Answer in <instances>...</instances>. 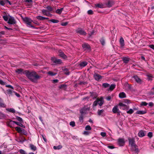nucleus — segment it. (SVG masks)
<instances>
[{"label": "nucleus", "instance_id": "23", "mask_svg": "<svg viewBox=\"0 0 154 154\" xmlns=\"http://www.w3.org/2000/svg\"><path fill=\"white\" fill-rule=\"evenodd\" d=\"M139 137H142L145 135L144 131L142 130L140 131L138 134Z\"/></svg>", "mask_w": 154, "mask_h": 154}, {"label": "nucleus", "instance_id": "31", "mask_svg": "<svg viewBox=\"0 0 154 154\" xmlns=\"http://www.w3.org/2000/svg\"><path fill=\"white\" fill-rule=\"evenodd\" d=\"M6 105L3 103L2 100L0 98V107H4Z\"/></svg>", "mask_w": 154, "mask_h": 154}, {"label": "nucleus", "instance_id": "43", "mask_svg": "<svg viewBox=\"0 0 154 154\" xmlns=\"http://www.w3.org/2000/svg\"><path fill=\"white\" fill-rule=\"evenodd\" d=\"M47 73L50 75H51V76H54V75H55L56 74V73H54L53 72H51V71H49V72H48Z\"/></svg>", "mask_w": 154, "mask_h": 154}, {"label": "nucleus", "instance_id": "1", "mask_svg": "<svg viewBox=\"0 0 154 154\" xmlns=\"http://www.w3.org/2000/svg\"><path fill=\"white\" fill-rule=\"evenodd\" d=\"M26 72V73H25L26 75L29 80L32 82H37V80L40 78V76L34 71L31 72L27 70Z\"/></svg>", "mask_w": 154, "mask_h": 154}, {"label": "nucleus", "instance_id": "19", "mask_svg": "<svg viewBox=\"0 0 154 154\" xmlns=\"http://www.w3.org/2000/svg\"><path fill=\"white\" fill-rule=\"evenodd\" d=\"M97 100L98 102V104L100 106H101L103 103V101L102 98H101L100 99H97Z\"/></svg>", "mask_w": 154, "mask_h": 154}, {"label": "nucleus", "instance_id": "34", "mask_svg": "<svg viewBox=\"0 0 154 154\" xmlns=\"http://www.w3.org/2000/svg\"><path fill=\"white\" fill-rule=\"evenodd\" d=\"M146 113V112L144 111L138 110L136 112V113L138 114H143Z\"/></svg>", "mask_w": 154, "mask_h": 154}, {"label": "nucleus", "instance_id": "6", "mask_svg": "<svg viewBox=\"0 0 154 154\" xmlns=\"http://www.w3.org/2000/svg\"><path fill=\"white\" fill-rule=\"evenodd\" d=\"M51 60L55 64H60L62 63L61 60L57 59L55 57H52Z\"/></svg>", "mask_w": 154, "mask_h": 154}, {"label": "nucleus", "instance_id": "16", "mask_svg": "<svg viewBox=\"0 0 154 154\" xmlns=\"http://www.w3.org/2000/svg\"><path fill=\"white\" fill-rule=\"evenodd\" d=\"M119 43L120 44V46L121 48L123 47L125 45L124 39L122 37H121L119 40Z\"/></svg>", "mask_w": 154, "mask_h": 154}, {"label": "nucleus", "instance_id": "28", "mask_svg": "<svg viewBox=\"0 0 154 154\" xmlns=\"http://www.w3.org/2000/svg\"><path fill=\"white\" fill-rule=\"evenodd\" d=\"M15 129L18 133H21L23 129L19 127H17L15 128Z\"/></svg>", "mask_w": 154, "mask_h": 154}, {"label": "nucleus", "instance_id": "21", "mask_svg": "<svg viewBox=\"0 0 154 154\" xmlns=\"http://www.w3.org/2000/svg\"><path fill=\"white\" fill-rule=\"evenodd\" d=\"M12 122L15 124H16L17 125H18V126H19L20 127H23V128H25V126L24 125H23L21 122H16L14 121H13Z\"/></svg>", "mask_w": 154, "mask_h": 154}, {"label": "nucleus", "instance_id": "53", "mask_svg": "<svg viewBox=\"0 0 154 154\" xmlns=\"http://www.w3.org/2000/svg\"><path fill=\"white\" fill-rule=\"evenodd\" d=\"M87 13L89 14H93V12L92 10H90L88 11Z\"/></svg>", "mask_w": 154, "mask_h": 154}, {"label": "nucleus", "instance_id": "29", "mask_svg": "<svg viewBox=\"0 0 154 154\" xmlns=\"http://www.w3.org/2000/svg\"><path fill=\"white\" fill-rule=\"evenodd\" d=\"M63 9V8H62L60 9H58L56 11V12L58 14H60Z\"/></svg>", "mask_w": 154, "mask_h": 154}, {"label": "nucleus", "instance_id": "59", "mask_svg": "<svg viewBox=\"0 0 154 154\" xmlns=\"http://www.w3.org/2000/svg\"><path fill=\"white\" fill-rule=\"evenodd\" d=\"M141 104L142 105L146 106L147 105L148 103L146 102H142Z\"/></svg>", "mask_w": 154, "mask_h": 154}, {"label": "nucleus", "instance_id": "2", "mask_svg": "<svg viewBox=\"0 0 154 154\" xmlns=\"http://www.w3.org/2000/svg\"><path fill=\"white\" fill-rule=\"evenodd\" d=\"M3 18L5 21H8L9 24H14L16 23V21L14 18L10 16L9 14H6L3 16Z\"/></svg>", "mask_w": 154, "mask_h": 154}, {"label": "nucleus", "instance_id": "55", "mask_svg": "<svg viewBox=\"0 0 154 154\" xmlns=\"http://www.w3.org/2000/svg\"><path fill=\"white\" fill-rule=\"evenodd\" d=\"M101 135L103 137H105L106 136V134L104 132H101L100 133Z\"/></svg>", "mask_w": 154, "mask_h": 154}, {"label": "nucleus", "instance_id": "15", "mask_svg": "<svg viewBox=\"0 0 154 154\" xmlns=\"http://www.w3.org/2000/svg\"><path fill=\"white\" fill-rule=\"evenodd\" d=\"M94 79L97 81H98L101 79V76L98 74L96 73L94 74Z\"/></svg>", "mask_w": 154, "mask_h": 154}, {"label": "nucleus", "instance_id": "4", "mask_svg": "<svg viewBox=\"0 0 154 154\" xmlns=\"http://www.w3.org/2000/svg\"><path fill=\"white\" fill-rule=\"evenodd\" d=\"M119 105L120 106V109L124 110H127L129 108L128 106L125 105L123 103L120 102L119 104Z\"/></svg>", "mask_w": 154, "mask_h": 154}, {"label": "nucleus", "instance_id": "8", "mask_svg": "<svg viewBox=\"0 0 154 154\" xmlns=\"http://www.w3.org/2000/svg\"><path fill=\"white\" fill-rule=\"evenodd\" d=\"M131 149L132 151H134L135 152L138 153L139 152L138 146L136 145H132L131 146Z\"/></svg>", "mask_w": 154, "mask_h": 154}, {"label": "nucleus", "instance_id": "25", "mask_svg": "<svg viewBox=\"0 0 154 154\" xmlns=\"http://www.w3.org/2000/svg\"><path fill=\"white\" fill-rule=\"evenodd\" d=\"M119 96L121 98H125L126 97V94L124 92H122L119 94Z\"/></svg>", "mask_w": 154, "mask_h": 154}, {"label": "nucleus", "instance_id": "26", "mask_svg": "<svg viewBox=\"0 0 154 154\" xmlns=\"http://www.w3.org/2000/svg\"><path fill=\"white\" fill-rule=\"evenodd\" d=\"M31 149L33 151H35L36 150V146L32 144H30L29 145Z\"/></svg>", "mask_w": 154, "mask_h": 154}, {"label": "nucleus", "instance_id": "7", "mask_svg": "<svg viewBox=\"0 0 154 154\" xmlns=\"http://www.w3.org/2000/svg\"><path fill=\"white\" fill-rule=\"evenodd\" d=\"M76 32L77 33H79L81 35H85L86 34V33L84 30L82 29L81 28H79L78 29L76 30Z\"/></svg>", "mask_w": 154, "mask_h": 154}, {"label": "nucleus", "instance_id": "62", "mask_svg": "<svg viewBox=\"0 0 154 154\" xmlns=\"http://www.w3.org/2000/svg\"><path fill=\"white\" fill-rule=\"evenodd\" d=\"M149 47L154 50V45H149Z\"/></svg>", "mask_w": 154, "mask_h": 154}, {"label": "nucleus", "instance_id": "60", "mask_svg": "<svg viewBox=\"0 0 154 154\" xmlns=\"http://www.w3.org/2000/svg\"><path fill=\"white\" fill-rule=\"evenodd\" d=\"M107 147L110 149H113L115 148V147L112 146H108Z\"/></svg>", "mask_w": 154, "mask_h": 154}, {"label": "nucleus", "instance_id": "20", "mask_svg": "<svg viewBox=\"0 0 154 154\" xmlns=\"http://www.w3.org/2000/svg\"><path fill=\"white\" fill-rule=\"evenodd\" d=\"M114 2L112 1H109L106 4L107 6L109 8L111 7L113 5Z\"/></svg>", "mask_w": 154, "mask_h": 154}, {"label": "nucleus", "instance_id": "54", "mask_svg": "<svg viewBox=\"0 0 154 154\" xmlns=\"http://www.w3.org/2000/svg\"><path fill=\"white\" fill-rule=\"evenodd\" d=\"M21 133H22L24 135H26L27 134V132L24 129H23Z\"/></svg>", "mask_w": 154, "mask_h": 154}, {"label": "nucleus", "instance_id": "50", "mask_svg": "<svg viewBox=\"0 0 154 154\" xmlns=\"http://www.w3.org/2000/svg\"><path fill=\"white\" fill-rule=\"evenodd\" d=\"M123 102L127 103V104H129L131 103L130 100L127 99L125 100Z\"/></svg>", "mask_w": 154, "mask_h": 154}, {"label": "nucleus", "instance_id": "61", "mask_svg": "<svg viewBox=\"0 0 154 154\" xmlns=\"http://www.w3.org/2000/svg\"><path fill=\"white\" fill-rule=\"evenodd\" d=\"M111 98V96H108L106 97V99L108 101L110 100Z\"/></svg>", "mask_w": 154, "mask_h": 154}, {"label": "nucleus", "instance_id": "44", "mask_svg": "<svg viewBox=\"0 0 154 154\" xmlns=\"http://www.w3.org/2000/svg\"><path fill=\"white\" fill-rule=\"evenodd\" d=\"M47 8L48 9V10L49 11H53V8L52 7L50 6H48L46 8Z\"/></svg>", "mask_w": 154, "mask_h": 154}, {"label": "nucleus", "instance_id": "48", "mask_svg": "<svg viewBox=\"0 0 154 154\" xmlns=\"http://www.w3.org/2000/svg\"><path fill=\"white\" fill-rule=\"evenodd\" d=\"M19 152L21 154H26L25 151L22 149H20Z\"/></svg>", "mask_w": 154, "mask_h": 154}, {"label": "nucleus", "instance_id": "52", "mask_svg": "<svg viewBox=\"0 0 154 154\" xmlns=\"http://www.w3.org/2000/svg\"><path fill=\"white\" fill-rule=\"evenodd\" d=\"M68 24V23L67 22H63L61 23V25L63 26H65L67 25Z\"/></svg>", "mask_w": 154, "mask_h": 154}, {"label": "nucleus", "instance_id": "32", "mask_svg": "<svg viewBox=\"0 0 154 154\" xmlns=\"http://www.w3.org/2000/svg\"><path fill=\"white\" fill-rule=\"evenodd\" d=\"M6 110L13 113H15L16 111L14 109L12 108L6 109Z\"/></svg>", "mask_w": 154, "mask_h": 154}, {"label": "nucleus", "instance_id": "36", "mask_svg": "<svg viewBox=\"0 0 154 154\" xmlns=\"http://www.w3.org/2000/svg\"><path fill=\"white\" fill-rule=\"evenodd\" d=\"M6 117V115L2 112H0V119H2Z\"/></svg>", "mask_w": 154, "mask_h": 154}, {"label": "nucleus", "instance_id": "64", "mask_svg": "<svg viewBox=\"0 0 154 154\" xmlns=\"http://www.w3.org/2000/svg\"><path fill=\"white\" fill-rule=\"evenodd\" d=\"M79 84L80 85H85L86 84V82H80Z\"/></svg>", "mask_w": 154, "mask_h": 154}, {"label": "nucleus", "instance_id": "30", "mask_svg": "<svg viewBox=\"0 0 154 154\" xmlns=\"http://www.w3.org/2000/svg\"><path fill=\"white\" fill-rule=\"evenodd\" d=\"M122 60L125 63H127L129 61V59L128 57H124Z\"/></svg>", "mask_w": 154, "mask_h": 154}, {"label": "nucleus", "instance_id": "58", "mask_svg": "<svg viewBox=\"0 0 154 154\" xmlns=\"http://www.w3.org/2000/svg\"><path fill=\"white\" fill-rule=\"evenodd\" d=\"M98 102H97V100H96L94 102V103H93V106H96L97 104H98Z\"/></svg>", "mask_w": 154, "mask_h": 154}, {"label": "nucleus", "instance_id": "22", "mask_svg": "<svg viewBox=\"0 0 154 154\" xmlns=\"http://www.w3.org/2000/svg\"><path fill=\"white\" fill-rule=\"evenodd\" d=\"M88 64V63L86 61H82L79 64V66L82 67H84L86 66Z\"/></svg>", "mask_w": 154, "mask_h": 154}, {"label": "nucleus", "instance_id": "24", "mask_svg": "<svg viewBox=\"0 0 154 154\" xmlns=\"http://www.w3.org/2000/svg\"><path fill=\"white\" fill-rule=\"evenodd\" d=\"M104 110L103 109L98 110V111H97L98 115L99 116H103L104 115L103 114V112H104Z\"/></svg>", "mask_w": 154, "mask_h": 154}, {"label": "nucleus", "instance_id": "35", "mask_svg": "<svg viewBox=\"0 0 154 154\" xmlns=\"http://www.w3.org/2000/svg\"><path fill=\"white\" fill-rule=\"evenodd\" d=\"M62 148V146L60 145H58L57 146H54L53 147V148L54 149H59Z\"/></svg>", "mask_w": 154, "mask_h": 154}, {"label": "nucleus", "instance_id": "46", "mask_svg": "<svg viewBox=\"0 0 154 154\" xmlns=\"http://www.w3.org/2000/svg\"><path fill=\"white\" fill-rule=\"evenodd\" d=\"M17 119L20 122L22 123L23 122L22 119L20 117L17 116Z\"/></svg>", "mask_w": 154, "mask_h": 154}, {"label": "nucleus", "instance_id": "51", "mask_svg": "<svg viewBox=\"0 0 154 154\" xmlns=\"http://www.w3.org/2000/svg\"><path fill=\"white\" fill-rule=\"evenodd\" d=\"M83 118L82 116H80V117H79V120L81 122H83Z\"/></svg>", "mask_w": 154, "mask_h": 154}, {"label": "nucleus", "instance_id": "13", "mask_svg": "<svg viewBox=\"0 0 154 154\" xmlns=\"http://www.w3.org/2000/svg\"><path fill=\"white\" fill-rule=\"evenodd\" d=\"M82 47L85 50L87 49L90 50V45L87 43H85L82 45Z\"/></svg>", "mask_w": 154, "mask_h": 154}, {"label": "nucleus", "instance_id": "57", "mask_svg": "<svg viewBox=\"0 0 154 154\" xmlns=\"http://www.w3.org/2000/svg\"><path fill=\"white\" fill-rule=\"evenodd\" d=\"M0 84L2 85H4L5 84V83L0 79Z\"/></svg>", "mask_w": 154, "mask_h": 154}, {"label": "nucleus", "instance_id": "12", "mask_svg": "<svg viewBox=\"0 0 154 154\" xmlns=\"http://www.w3.org/2000/svg\"><path fill=\"white\" fill-rule=\"evenodd\" d=\"M89 108L88 107L85 108V107H84L80 110V112L82 115L85 114L86 113V111L89 110Z\"/></svg>", "mask_w": 154, "mask_h": 154}, {"label": "nucleus", "instance_id": "45", "mask_svg": "<svg viewBox=\"0 0 154 154\" xmlns=\"http://www.w3.org/2000/svg\"><path fill=\"white\" fill-rule=\"evenodd\" d=\"M102 85L104 88L108 87L109 86V84L106 83H104Z\"/></svg>", "mask_w": 154, "mask_h": 154}, {"label": "nucleus", "instance_id": "40", "mask_svg": "<svg viewBox=\"0 0 154 154\" xmlns=\"http://www.w3.org/2000/svg\"><path fill=\"white\" fill-rule=\"evenodd\" d=\"M36 18L38 20H43L44 17L38 16L36 17Z\"/></svg>", "mask_w": 154, "mask_h": 154}, {"label": "nucleus", "instance_id": "14", "mask_svg": "<svg viewBox=\"0 0 154 154\" xmlns=\"http://www.w3.org/2000/svg\"><path fill=\"white\" fill-rule=\"evenodd\" d=\"M59 55L61 57L64 59H66L67 58V56L64 54L63 52L60 50L59 51Z\"/></svg>", "mask_w": 154, "mask_h": 154}, {"label": "nucleus", "instance_id": "5", "mask_svg": "<svg viewBox=\"0 0 154 154\" xmlns=\"http://www.w3.org/2000/svg\"><path fill=\"white\" fill-rule=\"evenodd\" d=\"M27 70H24L22 69H16L15 72L18 74H20L21 75L25 74L26 75L25 73H26Z\"/></svg>", "mask_w": 154, "mask_h": 154}, {"label": "nucleus", "instance_id": "63", "mask_svg": "<svg viewBox=\"0 0 154 154\" xmlns=\"http://www.w3.org/2000/svg\"><path fill=\"white\" fill-rule=\"evenodd\" d=\"M42 138H43V140H44L45 142H46V141H47L46 139L45 138V136H44V135H42Z\"/></svg>", "mask_w": 154, "mask_h": 154}, {"label": "nucleus", "instance_id": "47", "mask_svg": "<svg viewBox=\"0 0 154 154\" xmlns=\"http://www.w3.org/2000/svg\"><path fill=\"white\" fill-rule=\"evenodd\" d=\"M50 21L52 23H57L59 21L58 20L55 19H51Z\"/></svg>", "mask_w": 154, "mask_h": 154}, {"label": "nucleus", "instance_id": "42", "mask_svg": "<svg viewBox=\"0 0 154 154\" xmlns=\"http://www.w3.org/2000/svg\"><path fill=\"white\" fill-rule=\"evenodd\" d=\"M134 112V111L133 109H131L127 112V113L128 114H131Z\"/></svg>", "mask_w": 154, "mask_h": 154}, {"label": "nucleus", "instance_id": "49", "mask_svg": "<svg viewBox=\"0 0 154 154\" xmlns=\"http://www.w3.org/2000/svg\"><path fill=\"white\" fill-rule=\"evenodd\" d=\"M69 125L72 127H74L75 126V123L74 122H70Z\"/></svg>", "mask_w": 154, "mask_h": 154}, {"label": "nucleus", "instance_id": "9", "mask_svg": "<svg viewBox=\"0 0 154 154\" xmlns=\"http://www.w3.org/2000/svg\"><path fill=\"white\" fill-rule=\"evenodd\" d=\"M118 143L120 146H124L125 143L124 139L123 138H119L118 139Z\"/></svg>", "mask_w": 154, "mask_h": 154}, {"label": "nucleus", "instance_id": "17", "mask_svg": "<svg viewBox=\"0 0 154 154\" xmlns=\"http://www.w3.org/2000/svg\"><path fill=\"white\" fill-rule=\"evenodd\" d=\"M128 140L129 141V144L131 146H132V145L136 144L135 143V141L134 139L129 138Z\"/></svg>", "mask_w": 154, "mask_h": 154}, {"label": "nucleus", "instance_id": "56", "mask_svg": "<svg viewBox=\"0 0 154 154\" xmlns=\"http://www.w3.org/2000/svg\"><path fill=\"white\" fill-rule=\"evenodd\" d=\"M148 136L150 138H151L152 136V133L151 132H149L148 134Z\"/></svg>", "mask_w": 154, "mask_h": 154}, {"label": "nucleus", "instance_id": "33", "mask_svg": "<svg viewBox=\"0 0 154 154\" xmlns=\"http://www.w3.org/2000/svg\"><path fill=\"white\" fill-rule=\"evenodd\" d=\"M64 73L66 75H69V72L68 71V70L66 69L65 68L63 69Z\"/></svg>", "mask_w": 154, "mask_h": 154}, {"label": "nucleus", "instance_id": "11", "mask_svg": "<svg viewBox=\"0 0 154 154\" xmlns=\"http://www.w3.org/2000/svg\"><path fill=\"white\" fill-rule=\"evenodd\" d=\"M112 111L113 113H116L117 112L119 114L120 111L118 108V106H115L112 109Z\"/></svg>", "mask_w": 154, "mask_h": 154}, {"label": "nucleus", "instance_id": "37", "mask_svg": "<svg viewBox=\"0 0 154 154\" xmlns=\"http://www.w3.org/2000/svg\"><path fill=\"white\" fill-rule=\"evenodd\" d=\"M100 42L101 44L103 45H105V40L103 38H102L100 39Z\"/></svg>", "mask_w": 154, "mask_h": 154}, {"label": "nucleus", "instance_id": "18", "mask_svg": "<svg viewBox=\"0 0 154 154\" xmlns=\"http://www.w3.org/2000/svg\"><path fill=\"white\" fill-rule=\"evenodd\" d=\"M133 78L137 83H141V80L137 76L135 75L133 77Z\"/></svg>", "mask_w": 154, "mask_h": 154}, {"label": "nucleus", "instance_id": "27", "mask_svg": "<svg viewBox=\"0 0 154 154\" xmlns=\"http://www.w3.org/2000/svg\"><path fill=\"white\" fill-rule=\"evenodd\" d=\"M115 87H116V85L115 84H112L110 86L109 88L108 89V91H109V90L112 91L115 88Z\"/></svg>", "mask_w": 154, "mask_h": 154}, {"label": "nucleus", "instance_id": "3", "mask_svg": "<svg viewBox=\"0 0 154 154\" xmlns=\"http://www.w3.org/2000/svg\"><path fill=\"white\" fill-rule=\"evenodd\" d=\"M23 20L24 22L27 25L31 27H33V26H32L31 24L32 22V20L30 18L28 17H25L23 18Z\"/></svg>", "mask_w": 154, "mask_h": 154}, {"label": "nucleus", "instance_id": "39", "mask_svg": "<svg viewBox=\"0 0 154 154\" xmlns=\"http://www.w3.org/2000/svg\"><path fill=\"white\" fill-rule=\"evenodd\" d=\"M85 129L87 131H90L91 129V128L89 125H87L85 127Z\"/></svg>", "mask_w": 154, "mask_h": 154}, {"label": "nucleus", "instance_id": "38", "mask_svg": "<svg viewBox=\"0 0 154 154\" xmlns=\"http://www.w3.org/2000/svg\"><path fill=\"white\" fill-rule=\"evenodd\" d=\"M91 134L90 131H84L83 133V134L85 135H88Z\"/></svg>", "mask_w": 154, "mask_h": 154}, {"label": "nucleus", "instance_id": "41", "mask_svg": "<svg viewBox=\"0 0 154 154\" xmlns=\"http://www.w3.org/2000/svg\"><path fill=\"white\" fill-rule=\"evenodd\" d=\"M91 94L93 98H96L97 96V95L95 93L92 92L91 93Z\"/></svg>", "mask_w": 154, "mask_h": 154}, {"label": "nucleus", "instance_id": "10", "mask_svg": "<svg viewBox=\"0 0 154 154\" xmlns=\"http://www.w3.org/2000/svg\"><path fill=\"white\" fill-rule=\"evenodd\" d=\"M42 13L44 15H46L48 17H51L52 15L51 14L49 11L44 9L42 10Z\"/></svg>", "mask_w": 154, "mask_h": 154}]
</instances>
